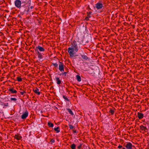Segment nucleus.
I'll return each instance as SVG.
<instances>
[{"label":"nucleus","mask_w":149,"mask_h":149,"mask_svg":"<svg viewBox=\"0 0 149 149\" xmlns=\"http://www.w3.org/2000/svg\"><path fill=\"white\" fill-rule=\"evenodd\" d=\"M71 47H69L68 50V52L69 54L70 57H73L74 56V52L75 51L77 52L78 49L77 42L75 40H74L71 43Z\"/></svg>","instance_id":"nucleus-1"},{"label":"nucleus","mask_w":149,"mask_h":149,"mask_svg":"<svg viewBox=\"0 0 149 149\" xmlns=\"http://www.w3.org/2000/svg\"><path fill=\"white\" fill-rule=\"evenodd\" d=\"M124 146L127 149H136L135 147L130 142L127 143L126 145Z\"/></svg>","instance_id":"nucleus-2"},{"label":"nucleus","mask_w":149,"mask_h":149,"mask_svg":"<svg viewBox=\"0 0 149 149\" xmlns=\"http://www.w3.org/2000/svg\"><path fill=\"white\" fill-rule=\"evenodd\" d=\"M59 69V70L62 72L64 71V65L63 63L60 61H58Z\"/></svg>","instance_id":"nucleus-3"},{"label":"nucleus","mask_w":149,"mask_h":149,"mask_svg":"<svg viewBox=\"0 0 149 149\" xmlns=\"http://www.w3.org/2000/svg\"><path fill=\"white\" fill-rule=\"evenodd\" d=\"M95 7L97 10L101 9L104 7L103 4L100 2L95 4Z\"/></svg>","instance_id":"nucleus-4"},{"label":"nucleus","mask_w":149,"mask_h":149,"mask_svg":"<svg viewBox=\"0 0 149 149\" xmlns=\"http://www.w3.org/2000/svg\"><path fill=\"white\" fill-rule=\"evenodd\" d=\"M21 1L20 0H16L15 1V6L17 8H20L21 7Z\"/></svg>","instance_id":"nucleus-5"},{"label":"nucleus","mask_w":149,"mask_h":149,"mask_svg":"<svg viewBox=\"0 0 149 149\" xmlns=\"http://www.w3.org/2000/svg\"><path fill=\"white\" fill-rule=\"evenodd\" d=\"M29 113L28 111L26 110L24 113H23L22 115L21 116V118L22 119H25L28 116Z\"/></svg>","instance_id":"nucleus-6"},{"label":"nucleus","mask_w":149,"mask_h":149,"mask_svg":"<svg viewBox=\"0 0 149 149\" xmlns=\"http://www.w3.org/2000/svg\"><path fill=\"white\" fill-rule=\"evenodd\" d=\"M116 110V109L114 107H112V108H110L109 110V113L111 115H113L114 114V112Z\"/></svg>","instance_id":"nucleus-7"},{"label":"nucleus","mask_w":149,"mask_h":149,"mask_svg":"<svg viewBox=\"0 0 149 149\" xmlns=\"http://www.w3.org/2000/svg\"><path fill=\"white\" fill-rule=\"evenodd\" d=\"M38 49L40 52H44L45 51V49L43 47L40 46H38L37 47H36L35 49V51H38Z\"/></svg>","instance_id":"nucleus-8"},{"label":"nucleus","mask_w":149,"mask_h":149,"mask_svg":"<svg viewBox=\"0 0 149 149\" xmlns=\"http://www.w3.org/2000/svg\"><path fill=\"white\" fill-rule=\"evenodd\" d=\"M33 92L38 95H40V92L39 91V89L37 87L33 89Z\"/></svg>","instance_id":"nucleus-9"},{"label":"nucleus","mask_w":149,"mask_h":149,"mask_svg":"<svg viewBox=\"0 0 149 149\" xmlns=\"http://www.w3.org/2000/svg\"><path fill=\"white\" fill-rule=\"evenodd\" d=\"M140 129L142 131L146 132L147 130V129L146 127L142 125H141L140 126Z\"/></svg>","instance_id":"nucleus-10"},{"label":"nucleus","mask_w":149,"mask_h":149,"mask_svg":"<svg viewBox=\"0 0 149 149\" xmlns=\"http://www.w3.org/2000/svg\"><path fill=\"white\" fill-rule=\"evenodd\" d=\"M137 115L138 118L139 119L143 118L144 116L143 114L140 112H138L137 113Z\"/></svg>","instance_id":"nucleus-11"},{"label":"nucleus","mask_w":149,"mask_h":149,"mask_svg":"<svg viewBox=\"0 0 149 149\" xmlns=\"http://www.w3.org/2000/svg\"><path fill=\"white\" fill-rule=\"evenodd\" d=\"M37 54L38 55V58L40 59H41L43 58L41 54V53L40 52L38 51H37L36 52Z\"/></svg>","instance_id":"nucleus-12"},{"label":"nucleus","mask_w":149,"mask_h":149,"mask_svg":"<svg viewBox=\"0 0 149 149\" xmlns=\"http://www.w3.org/2000/svg\"><path fill=\"white\" fill-rule=\"evenodd\" d=\"M8 91L11 92L12 93H16L17 91L13 89V88L12 87L8 90Z\"/></svg>","instance_id":"nucleus-13"},{"label":"nucleus","mask_w":149,"mask_h":149,"mask_svg":"<svg viewBox=\"0 0 149 149\" xmlns=\"http://www.w3.org/2000/svg\"><path fill=\"white\" fill-rule=\"evenodd\" d=\"M82 58L86 60H89L90 58H88L86 55H81Z\"/></svg>","instance_id":"nucleus-14"},{"label":"nucleus","mask_w":149,"mask_h":149,"mask_svg":"<svg viewBox=\"0 0 149 149\" xmlns=\"http://www.w3.org/2000/svg\"><path fill=\"white\" fill-rule=\"evenodd\" d=\"M14 137L15 139H16L17 140H19L21 139L22 137L20 136L19 134L15 135Z\"/></svg>","instance_id":"nucleus-15"},{"label":"nucleus","mask_w":149,"mask_h":149,"mask_svg":"<svg viewBox=\"0 0 149 149\" xmlns=\"http://www.w3.org/2000/svg\"><path fill=\"white\" fill-rule=\"evenodd\" d=\"M56 81H57V84H60L61 83V81L58 77H56Z\"/></svg>","instance_id":"nucleus-16"},{"label":"nucleus","mask_w":149,"mask_h":149,"mask_svg":"<svg viewBox=\"0 0 149 149\" xmlns=\"http://www.w3.org/2000/svg\"><path fill=\"white\" fill-rule=\"evenodd\" d=\"M54 131H56V133H58L60 132V128L59 127H58L54 128Z\"/></svg>","instance_id":"nucleus-17"},{"label":"nucleus","mask_w":149,"mask_h":149,"mask_svg":"<svg viewBox=\"0 0 149 149\" xmlns=\"http://www.w3.org/2000/svg\"><path fill=\"white\" fill-rule=\"evenodd\" d=\"M77 79L78 81H81V77L79 75H77L76 76Z\"/></svg>","instance_id":"nucleus-18"},{"label":"nucleus","mask_w":149,"mask_h":149,"mask_svg":"<svg viewBox=\"0 0 149 149\" xmlns=\"http://www.w3.org/2000/svg\"><path fill=\"white\" fill-rule=\"evenodd\" d=\"M67 110L68 112L72 115H73L74 113L70 109H67Z\"/></svg>","instance_id":"nucleus-19"},{"label":"nucleus","mask_w":149,"mask_h":149,"mask_svg":"<svg viewBox=\"0 0 149 149\" xmlns=\"http://www.w3.org/2000/svg\"><path fill=\"white\" fill-rule=\"evenodd\" d=\"M76 146L75 144L73 143L70 146V147L72 149H75Z\"/></svg>","instance_id":"nucleus-20"},{"label":"nucleus","mask_w":149,"mask_h":149,"mask_svg":"<svg viewBox=\"0 0 149 149\" xmlns=\"http://www.w3.org/2000/svg\"><path fill=\"white\" fill-rule=\"evenodd\" d=\"M48 125L49 127H53L54 126V124L53 123L49 122L48 123Z\"/></svg>","instance_id":"nucleus-21"},{"label":"nucleus","mask_w":149,"mask_h":149,"mask_svg":"<svg viewBox=\"0 0 149 149\" xmlns=\"http://www.w3.org/2000/svg\"><path fill=\"white\" fill-rule=\"evenodd\" d=\"M63 97L65 101L68 102L70 101V100L65 96L63 95Z\"/></svg>","instance_id":"nucleus-22"},{"label":"nucleus","mask_w":149,"mask_h":149,"mask_svg":"<svg viewBox=\"0 0 149 149\" xmlns=\"http://www.w3.org/2000/svg\"><path fill=\"white\" fill-rule=\"evenodd\" d=\"M17 80L19 82H21L22 81V79L20 77H17Z\"/></svg>","instance_id":"nucleus-23"},{"label":"nucleus","mask_w":149,"mask_h":149,"mask_svg":"<svg viewBox=\"0 0 149 149\" xmlns=\"http://www.w3.org/2000/svg\"><path fill=\"white\" fill-rule=\"evenodd\" d=\"M92 13V12H91V11H90L89 12H87V17H91V14Z\"/></svg>","instance_id":"nucleus-24"},{"label":"nucleus","mask_w":149,"mask_h":149,"mask_svg":"<svg viewBox=\"0 0 149 149\" xmlns=\"http://www.w3.org/2000/svg\"><path fill=\"white\" fill-rule=\"evenodd\" d=\"M52 65L54 66L55 68H58V64L57 63H52Z\"/></svg>","instance_id":"nucleus-25"},{"label":"nucleus","mask_w":149,"mask_h":149,"mask_svg":"<svg viewBox=\"0 0 149 149\" xmlns=\"http://www.w3.org/2000/svg\"><path fill=\"white\" fill-rule=\"evenodd\" d=\"M55 140L54 139H50V142H51L50 144H52L53 143L55 142Z\"/></svg>","instance_id":"nucleus-26"},{"label":"nucleus","mask_w":149,"mask_h":149,"mask_svg":"<svg viewBox=\"0 0 149 149\" xmlns=\"http://www.w3.org/2000/svg\"><path fill=\"white\" fill-rule=\"evenodd\" d=\"M69 127L70 128V130L72 129L74 127V126H73L70 124L69 125Z\"/></svg>","instance_id":"nucleus-27"},{"label":"nucleus","mask_w":149,"mask_h":149,"mask_svg":"<svg viewBox=\"0 0 149 149\" xmlns=\"http://www.w3.org/2000/svg\"><path fill=\"white\" fill-rule=\"evenodd\" d=\"M82 145V144H80L77 146V148L78 149H81V148Z\"/></svg>","instance_id":"nucleus-28"},{"label":"nucleus","mask_w":149,"mask_h":149,"mask_svg":"<svg viewBox=\"0 0 149 149\" xmlns=\"http://www.w3.org/2000/svg\"><path fill=\"white\" fill-rule=\"evenodd\" d=\"M10 100H13L15 101L17 100V99L15 98H10Z\"/></svg>","instance_id":"nucleus-29"},{"label":"nucleus","mask_w":149,"mask_h":149,"mask_svg":"<svg viewBox=\"0 0 149 149\" xmlns=\"http://www.w3.org/2000/svg\"><path fill=\"white\" fill-rule=\"evenodd\" d=\"M68 73L67 72H64L62 73V75H64L65 76H66L67 74Z\"/></svg>","instance_id":"nucleus-30"},{"label":"nucleus","mask_w":149,"mask_h":149,"mask_svg":"<svg viewBox=\"0 0 149 149\" xmlns=\"http://www.w3.org/2000/svg\"><path fill=\"white\" fill-rule=\"evenodd\" d=\"M89 17H88L87 16L85 18V20L86 21H88L89 20Z\"/></svg>","instance_id":"nucleus-31"},{"label":"nucleus","mask_w":149,"mask_h":149,"mask_svg":"<svg viewBox=\"0 0 149 149\" xmlns=\"http://www.w3.org/2000/svg\"><path fill=\"white\" fill-rule=\"evenodd\" d=\"M88 73L89 74H95V72L94 71H93V72H90V71H89Z\"/></svg>","instance_id":"nucleus-32"},{"label":"nucleus","mask_w":149,"mask_h":149,"mask_svg":"<svg viewBox=\"0 0 149 149\" xmlns=\"http://www.w3.org/2000/svg\"><path fill=\"white\" fill-rule=\"evenodd\" d=\"M123 148L122 146H121V145H119L118 146V148Z\"/></svg>","instance_id":"nucleus-33"},{"label":"nucleus","mask_w":149,"mask_h":149,"mask_svg":"<svg viewBox=\"0 0 149 149\" xmlns=\"http://www.w3.org/2000/svg\"><path fill=\"white\" fill-rule=\"evenodd\" d=\"M73 133H76L77 132L76 130H73Z\"/></svg>","instance_id":"nucleus-34"},{"label":"nucleus","mask_w":149,"mask_h":149,"mask_svg":"<svg viewBox=\"0 0 149 149\" xmlns=\"http://www.w3.org/2000/svg\"><path fill=\"white\" fill-rule=\"evenodd\" d=\"M20 93L22 95H23L24 94L22 91L20 92Z\"/></svg>","instance_id":"nucleus-35"},{"label":"nucleus","mask_w":149,"mask_h":149,"mask_svg":"<svg viewBox=\"0 0 149 149\" xmlns=\"http://www.w3.org/2000/svg\"><path fill=\"white\" fill-rule=\"evenodd\" d=\"M87 8H88L89 10H91V8H90L89 6L88 5V6Z\"/></svg>","instance_id":"nucleus-36"},{"label":"nucleus","mask_w":149,"mask_h":149,"mask_svg":"<svg viewBox=\"0 0 149 149\" xmlns=\"http://www.w3.org/2000/svg\"><path fill=\"white\" fill-rule=\"evenodd\" d=\"M22 92H23V93H24H24H26V92L25 91H24V90L23 91H22Z\"/></svg>","instance_id":"nucleus-37"},{"label":"nucleus","mask_w":149,"mask_h":149,"mask_svg":"<svg viewBox=\"0 0 149 149\" xmlns=\"http://www.w3.org/2000/svg\"><path fill=\"white\" fill-rule=\"evenodd\" d=\"M26 97H27V98H29V95H26Z\"/></svg>","instance_id":"nucleus-38"},{"label":"nucleus","mask_w":149,"mask_h":149,"mask_svg":"<svg viewBox=\"0 0 149 149\" xmlns=\"http://www.w3.org/2000/svg\"><path fill=\"white\" fill-rule=\"evenodd\" d=\"M19 90H20V91H23V90L22 88H20Z\"/></svg>","instance_id":"nucleus-39"},{"label":"nucleus","mask_w":149,"mask_h":149,"mask_svg":"<svg viewBox=\"0 0 149 149\" xmlns=\"http://www.w3.org/2000/svg\"><path fill=\"white\" fill-rule=\"evenodd\" d=\"M80 43H81V44H82V45H84V44L83 43V42H82V43H81V42H80Z\"/></svg>","instance_id":"nucleus-40"},{"label":"nucleus","mask_w":149,"mask_h":149,"mask_svg":"<svg viewBox=\"0 0 149 149\" xmlns=\"http://www.w3.org/2000/svg\"><path fill=\"white\" fill-rule=\"evenodd\" d=\"M122 149H126L125 148H122Z\"/></svg>","instance_id":"nucleus-41"},{"label":"nucleus","mask_w":149,"mask_h":149,"mask_svg":"<svg viewBox=\"0 0 149 149\" xmlns=\"http://www.w3.org/2000/svg\"><path fill=\"white\" fill-rule=\"evenodd\" d=\"M33 8V6L31 7V8L32 9Z\"/></svg>","instance_id":"nucleus-42"},{"label":"nucleus","mask_w":149,"mask_h":149,"mask_svg":"<svg viewBox=\"0 0 149 149\" xmlns=\"http://www.w3.org/2000/svg\"><path fill=\"white\" fill-rule=\"evenodd\" d=\"M56 108L57 109H58L56 107Z\"/></svg>","instance_id":"nucleus-43"},{"label":"nucleus","mask_w":149,"mask_h":149,"mask_svg":"<svg viewBox=\"0 0 149 149\" xmlns=\"http://www.w3.org/2000/svg\"><path fill=\"white\" fill-rule=\"evenodd\" d=\"M5 106H7L8 105H7V104H6V105H5Z\"/></svg>","instance_id":"nucleus-44"},{"label":"nucleus","mask_w":149,"mask_h":149,"mask_svg":"<svg viewBox=\"0 0 149 149\" xmlns=\"http://www.w3.org/2000/svg\"><path fill=\"white\" fill-rule=\"evenodd\" d=\"M5 106H7L8 105H7V104H6V105H5Z\"/></svg>","instance_id":"nucleus-45"}]
</instances>
